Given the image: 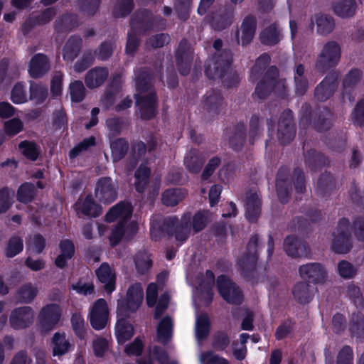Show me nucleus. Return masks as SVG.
<instances>
[{
	"instance_id": "obj_1",
	"label": "nucleus",
	"mask_w": 364,
	"mask_h": 364,
	"mask_svg": "<svg viewBox=\"0 0 364 364\" xmlns=\"http://www.w3.org/2000/svg\"><path fill=\"white\" fill-rule=\"evenodd\" d=\"M191 214L185 213L181 222L175 217H169L163 220L162 223L154 220L151 225V235L155 240H158L164 232L174 234L176 240L180 243L185 242L191 232Z\"/></svg>"
},
{
	"instance_id": "obj_2",
	"label": "nucleus",
	"mask_w": 364,
	"mask_h": 364,
	"mask_svg": "<svg viewBox=\"0 0 364 364\" xmlns=\"http://www.w3.org/2000/svg\"><path fill=\"white\" fill-rule=\"evenodd\" d=\"M151 77L146 70L135 73L136 87L139 93L136 96V105L139 108L141 118H152L156 110L155 91L151 85Z\"/></svg>"
},
{
	"instance_id": "obj_3",
	"label": "nucleus",
	"mask_w": 364,
	"mask_h": 364,
	"mask_svg": "<svg viewBox=\"0 0 364 364\" xmlns=\"http://www.w3.org/2000/svg\"><path fill=\"white\" fill-rule=\"evenodd\" d=\"M132 213L131 204L127 202H120L113 206L106 215V220L113 222L115 220H119L118 225L112 230L109 236V241L112 245H115L122 239V236L135 233L137 230V225L135 223H127Z\"/></svg>"
},
{
	"instance_id": "obj_4",
	"label": "nucleus",
	"mask_w": 364,
	"mask_h": 364,
	"mask_svg": "<svg viewBox=\"0 0 364 364\" xmlns=\"http://www.w3.org/2000/svg\"><path fill=\"white\" fill-rule=\"evenodd\" d=\"M223 42L217 39L213 43L215 53L205 66V73L210 79L221 78L232 62V54L229 50H220Z\"/></svg>"
},
{
	"instance_id": "obj_5",
	"label": "nucleus",
	"mask_w": 364,
	"mask_h": 364,
	"mask_svg": "<svg viewBox=\"0 0 364 364\" xmlns=\"http://www.w3.org/2000/svg\"><path fill=\"white\" fill-rule=\"evenodd\" d=\"M278 70L271 67L267 71L263 79L258 83L255 89V95L259 99L265 98L272 90L279 95L285 92V80L278 79Z\"/></svg>"
},
{
	"instance_id": "obj_6",
	"label": "nucleus",
	"mask_w": 364,
	"mask_h": 364,
	"mask_svg": "<svg viewBox=\"0 0 364 364\" xmlns=\"http://www.w3.org/2000/svg\"><path fill=\"white\" fill-rule=\"evenodd\" d=\"M341 54L339 44L334 41H328L323 46L317 57L316 68L319 72L323 73L335 67L340 60Z\"/></svg>"
},
{
	"instance_id": "obj_7",
	"label": "nucleus",
	"mask_w": 364,
	"mask_h": 364,
	"mask_svg": "<svg viewBox=\"0 0 364 364\" xmlns=\"http://www.w3.org/2000/svg\"><path fill=\"white\" fill-rule=\"evenodd\" d=\"M62 310L57 304L44 306L38 315V325L43 332L53 329L60 320Z\"/></svg>"
},
{
	"instance_id": "obj_8",
	"label": "nucleus",
	"mask_w": 364,
	"mask_h": 364,
	"mask_svg": "<svg viewBox=\"0 0 364 364\" xmlns=\"http://www.w3.org/2000/svg\"><path fill=\"white\" fill-rule=\"evenodd\" d=\"M350 239L349 221L343 218L338 224L336 232L333 233L332 249L337 253H347L351 247Z\"/></svg>"
},
{
	"instance_id": "obj_9",
	"label": "nucleus",
	"mask_w": 364,
	"mask_h": 364,
	"mask_svg": "<svg viewBox=\"0 0 364 364\" xmlns=\"http://www.w3.org/2000/svg\"><path fill=\"white\" fill-rule=\"evenodd\" d=\"M218 289L221 296L228 303L239 304L243 296L237 285L224 275L219 276L217 279Z\"/></svg>"
},
{
	"instance_id": "obj_10",
	"label": "nucleus",
	"mask_w": 364,
	"mask_h": 364,
	"mask_svg": "<svg viewBox=\"0 0 364 364\" xmlns=\"http://www.w3.org/2000/svg\"><path fill=\"white\" fill-rule=\"evenodd\" d=\"M117 184L110 177H102L96 183L95 194L100 202L111 203L117 198Z\"/></svg>"
},
{
	"instance_id": "obj_11",
	"label": "nucleus",
	"mask_w": 364,
	"mask_h": 364,
	"mask_svg": "<svg viewBox=\"0 0 364 364\" xmlns=\"http://www.w3.org/2000/svg\"><path fill=\"white\" fill-rule=\"evenodd\" d=\"M152 22L150 21L149 14L148 12L145 14H137L131 21L132 32L128 33V39L126 47V50L129 53L134 52L137 46H139L138 38L134 35V33L137 30L146 31L149 24L152 25Z\"/></svg>"
},
{
	"instance_id": "obj_12",
	"label": "nucleus",
	"mask_w": 364,
	"mask_h": 364,
	"mask_svg": "<svg viewBox=\"0 0 364 364\" xmlns=\"http://www.w3.org/2000/svg\"><path fill=\"white\" fill-rule=\"evenodd\" d=\"M109 309L104 299H97L92 305L89 313V319L92 327L95 330L103 329L108 321Z\"/></svg>"
},
{
	"instance_id": "obj_13",
	"label": "nucleus",
	"mask_w": 364,
	"mask_h": 364,
	"mask_svg": "<svg viewBox=\"0 0 364 364\" xmlns=\"http://www.w3.org/2000/svg\"><path fill=\"white\" fill-rule=\"evenodd\" d=\"M34 311L31 306H24L14 309L9 316V324L14 329H23L31 325Z\"/></svg>"
},
{
	"instance_id": "obj_14",
	"label": "nucleus",
	"mask_w": 364,
	"mask_h": 364,
	"mask_svg": "<svg viewBox=\"0 0 364 364\" xmlns=\"http://www.w3.org/2000/svg\"><path fill=\"white\" fill-rule=\"evenodd\" d=\"M277 134L279 141L283 144H288L293 140L295 136V128L291 111L284 112L281 116L278 124Z\"/></svg>"
},
{
	"instance_id": "obj_15",
	"label": "nucleus",
	"mask_w": 364,
	"mask_h": 364,
	"mask_svg": "<svg viewBox=\"0 0 364 364\" xmlns=\"http://www.w3.org/2000/svg\"><path fill=\"white\" fill-rule=\"evenodd\" d=\"M299 272L302 278L316 284H323L327 279V271L320 263L312 262L301 265Z\"/></svg>"
},
{
	"instance_id": "obj_16",
	"label": "nucleus",
	"mask_w": 364,
	"mask_h": 364,
	"mask_svg": "<svg viewBox=\"0 0 364 364\" xmlns=\"http://www.w3.org/2000/svg\"><path fill=\"white\" fill-rule=\"evenodd\" d=\"M257 242L258 237L257 235L252 236L247 244V252L238 261L239 267L244 274L252 271L255 267L257 258Z\"/></svg>"
},
{
	"instance_id": "obj_17",
	"label": "nucleus",
	"mask_w": 364,
	"mask_h": 364,
	"mask_svg": "<svg viewBox=\"0 0 364 364\" xmlns=\"http://www.w3.org/2000/svg\"><path fill=\"white\" fill-rule=\"evenodd\" d=\"M176 58L180 73L183 75H187L190 71L193 60L192 50L187 41L183 40L181 41L176 51Z\"/></svg>"
},
{
	"instance_id": "obj_18",
	"label": "nucleus",
	"mask_w": 364,
	"mask_h": 364,
	"mask_svg": "<svg viewBox=\"0 0 364 364\" xmlns=\"http://www.w3.org/2000/svg\"><path fill=\"white\" fill-rule=\"evenodd\" d=\"M316 26L317 33L322 36H327L331 33L335 28V22L333 17L329 15L317 13L310 18L309 28L312 31L314 26Z\"/></svg>"
},
{
	"instance_id": "obj_19",
	"label": "nucleus",
	"mask_w": 364,
	"mask_h": 364,
	"mask_svg": "<svg viewBox=\"0 0 364 364\" xmlns=\"http://www.w3.org/2000/svg\"><path fill=\"white\" fill-rule=\"evenodd\" d=\"M284 249L291 257H307L310 255L308 245L294 236H289L285 239Z\"/></svg>"
},
{
	"instance_id": "obj_20",
	"label": "nucleus",
	"mask_w": 364,
	"mask_h": 364,
	"mask_svg": "<svg viewBox=\"0 0 364 364\" xmlns=\"http://www.w3.org/2000/svg\"><path fill=\"white\" fill-rule=\"evenodd\" d=\"M50 69V60L48 57L43 53L35 55L30 60L28 73L33 78H38L43 76Z\"/></svg>"
},
{
	"instance_id": "obj_21",
	"label": "nucleus",
	"mask_w": 364,
	"mask_h": 364,
	"mask_svg": "<svg viewBox=\"0 0 364 364\" xmlns=\"http://www.w3.org/2000/svg\"><path fill=\"white\" fill-rule=\"evenodd\" d=\"M99 281L105 290L111 294L115 289L116 274L114 270L106 262L102 263L95 271Z\"/></svg>"
},
{
	"instance_id": "obj_22",
	"label": "nucleus",
	"mask_w": 364,
	"mask_h": 364,
	"mask_svg": "<svg viewBox=\"0 0 364 364\" xmlns=\"http://www.w3.org/2000/svg\"><path fill=\"white\" fill-rule=\"evenodd\" d=\"M262 202L260 196L257 191H250L246 196V218L250 222H255L259 218L261 213Z\"/></svg>"
},
{
	"instance_id": "obj_23",
	"label": "nucleus",
	"mask_w": 364,
	"mask_h": 364,
	"mask_svg": "<svg viewBox=\"0 0 364 364\" xmlns=\"http://www.w3.org/2000/svg\"><path fill=\"white\" fill-rule=\"evenodd\" d=\"M338 85L333 75L326 76L315 90V97L318 101H325L333 95Z\"/></svg>"
},
{
	"instance_id": "obj_24",
	"label": "nucleus",
	"mask_w": 364,
	"mask_h": 364,
	"mask_svg": "<svg viewBox=\"0 0 364 364\" xmlns=\"http://www.w3.org/2000/svg\"><path fill=\"white\" fill-rule=\"evenodd\" d=\"M75 210L79 216L97 217L102 213L101 208L94 202L90 196H87L84 200H79L75 203Z\"/></svg>"
},
{
	"instance_id": "obj_25",
	"label": "nucleus",
	"mask_w": 364,
	"mask_h": 364,
	"mask_svg": "<svg viewBox=\"0 0 364 364\" xmlns=\"http://www.w3.org/2000/svg\"><path fill=\"white\" fill-rule=\"evenodd\" d=\"M108 70L103 67H95L89 70L85 77L86 85L89 88H96L101 86L107 80Z\"/></svg>"
},
{
	"instance_id": "obj_26",
	"label": "nucleus",
	"mask_w": 364,
	"mask_h": 364,
	"mask_svg": "<svg viewBox=\"0 0 364 364\" xmlns=\"http://www.w3.org/2000/svg\"><path fill=\"white\" fill-rule=\"evenodd\" d=\"M233 16L232 9H224L213 15L210 25L215 30H223L231 25L233 21Z\"/></svg>"
},
{
	"instance_id": "obj_27",
	"label": "nucleus",
	"mask_w": 364,
	"mask_h": 364,
	"mask_svg": "<svg viewBox=\"0 0 364 364\" xmlns=\"http://www.w3.org/2000/svg\"><path fill=\"white\" fill-rule=\"evenodd\" d=\"M144 299V292L140 284L131 286L127 294V308L130 311H136L141 306Z\"/></svg>"
},
{
	"instance_id": "obj_28",
	"label": "nucleus",
	"mask_w": 364,
	"mask_h": 364,
	"mask_svg": "<svg viewBox=\"0 0 364 364\" xmlns=\"http://www.w3.org/2000/svg\"><path fill=\"white\" fill-rule=\"evenodd\" d=\"M55 14L54 8H48L33 18H28L22 26L23 33H27L35 26H41L49 23Z\"/></svg>"
},
{
	"instance_id": "obj_29",
	"label": "nucleus",
	"mask_w": 364,
	"mask_h": 364,
	"mask_svg": "<svg viewBox=\"0 0 364 364\" xmlns=\"http://www.w3.org/2000/svg\"><path fill=\"white\" fill-rule=\"evenodd\" d=\"M223 99L220 93L215 91L208 92L203 101V109L210 115L218 114L222 109Z\"/></svg>"
},
{
	"instance_id": "obj_30",
	"label": "nucleus",
	"mask_w": 364,
	"mask_h": 364,
	"mask_svg": "<svg viewBox=\"0 0 364 364\" xmlns=\"http://www.w3.org/2000/svg\"><path fill=\"white\" fill-rule=\"evenodd\" d=\"M205 161V157L196 149L189 150L184 157V165L191 173H198Z\"/></svg>"
},
{
	"instance_id": "obj_31",
	"label": "nucleus",
	"mask_w": 364,
	"mask_h": 364,
	"mask_svg": "<svg viewBox=\"0 0 364 364\" xmlns=\"http://www.w3.org/2000/svg\"><path fill=\"white\" fill-rule=\"evenodd\" d=\"M115 336L119 343H124L134 336L133 326L125 318H119L115 325Z\"/></svg>"
},
{
	"instance_id": "obj_32",
	"label": "nucleus",
	"mask_w": 364,
	"mask_h": 364,
	"mask_svg": "<svg viewBox=\"0 0 364 364\" xmlns=\"http://www.w3.org/2000/svg\"><path fill=\"white\" fill-rule=\"evenodd\" d=\"M357 9L355 0H341L333 6V12L341 18H350L354 16Z\"/></svg>"
},
{
	"instance_id": "obj_33",
	"label": "nucleus",
	"mask_w": 364,
	"mask_h": 364,
	"mask_svg": "<svg viewBox=\"0 0 364 364\" xmlns=\"http://www.w3.org/2000/svg\"><path fill=\"white\" fill-rule=\"evenodd\" d=\"M292 294L295 300L300 304L309 303L313 297V290L306 282L296 283L292 289Z\"/></svg>"
},
{
	"instance_id": "obj_34",
	"label": "nucleus",
	"mask_w": 364,
	"mask_h": 364,
	"mask_svg": "<svg viewBox=\"0 0 364 364\" xmlns=\"http://www.w3.org/2000/svg\"><path fill=\"white\" fill-rule=\"evenodd\" d=\"M305 68L301 64L298 63L294 68V80L296 87V93L298 95H303L307 90L309 82L305 75Z\"/></svg>"
},
{
	"instance_id": "obj_35",
	"label": "nucleus",
	"mask_w": 364,
	"mask_h": 364,
	"mask_svg": "<svg viewBox=\"0 0 364 364\" xmlns=\"http://www.w3.org/2000/svg\"><path fill=\"white\" fill-rule=\"evenodd\" d=\"M53 355L60 356L64 355L73 347L65 333H55L53 336Z\"/></svg>"
},
{
	"instance_id": "obj_36",
	"label": "nucleus",
	"mask_w": 364,
	"mask_h": 364,
	"mask_svg": "<svg viewBox=\"0 0 364 364\" xmlns=\"http://www.w3.org/2000/svg\"><path fill=\"white\" fill-rule=\"evenodd\" d=\"M82 39L78 36H72L66 42L63 48V59L73 61L79 54L81 49Z\"/></svg>"
},
{
	"instance_id": "obj_37",
	"label": "nucleus",
	"mask_w": 364,
	"mask_h": 364,
	"mask_svg": "<svg viewBox=\"0 0 364 364\" xmlns=\"http://www.w3.org/2000/svg\"><path fill=\"white\" fill-rule=\"evenodd\" d=\"M60 254L55 259L57 267L63 268L67 264V260L72 258L75 252L74 245L69 240H62L60 243Z\"/></svg>"
},
{
	"instance_id": "obj_38",
	"label": "nucleus",
	"mask_w": 364,
	"mask_h": 364,
	"mask_svg": "<svg viewBox=\"0 0 364 364\" xmlns=\"http://www.w3.org/2000/svg\"><path fill=\"white\" fill-rule=\"evenodd\" d=\"M259 38L263 44L274 45L282 38L281 29L276 24L270 25L261 32Z\"/></svg>"
},
{
	"instance_id": "obj_39",
	"label": "nucleus",
	"mask_w": 364,
	"mask_h": 364,
	"mask_svg": "<svg viewBox=\"0 0 364 364\" xmlns=\"http://www.w3.org/2000/svg\"><path fill=\"white\" fill-rule=\"evenodd\" d=\"M256 30V21L252 16H247L240 28L241 43L248 44L253 38Z\"/></svg>"
},
{
	"instance_id": "obj_40",
	"label": "nucleus",
	"mask_w": 364,
	"mask_h": 364,
	"mask_svg": "<svg viewBox=\"0 0 364 364\" xmlns=\"http://www.w3.org/2000/svg\"><path fill=\"white\" fill-rule=\"evenodd\" d=\"M33 357L35 363H33V358H30L28 361L26 353L20 351L15 355L11 364H45V353L43 351L39 349H34Z\"/></svg>"
},
{
	"instance_id": "obj_41",
	"label": "nucleus",
	"mask_w": 364,
	"mask_h": 364,
	"mask_svg": "<svg viewBox=\"0 0 364 364\" xmlns=\"http://www.w3.org/2000/svg\"><path fill=\"white\" fill-rule=\"evenodd\" d=\"M38 293V287L32 283L22 285L16 293V299L20 303L30 304Z\"/></svg>"
},
{
	"instance_id": "obj_42",
	"label": "nucleus",
	"mask_w": 364,
	"mask_h": 364,
	"mask_svg": "<svg viewBox=\"0 0 364 364\" xmlns=\"http://www.w3.org/2000/svg\"><path fill=\"white\" fill-rule=\"evenodd\" d=\"M135 268L138 274H146L152 266L151 255L144 250L139 251L134 257Z\"/></svg>"
},
{
	"instance_id": "obj_43",
	"label": "nucleus",
	"mask_w": 364,
	"mask_h": 364,
	"mask_svg": "<svg viewBox=\"0 0 364 364\" xmlns=\"http://www.w3.org/2000/svg\"><path fill=\"white\" fill-rule=\"evenodd\" d=\"M173 321L169 316L164 317L157 327V339L159 341L166 343L172 336Z\"/></svg>"
},
{
	"instance_id": "obj_44",
	"label": "nucleus",
	"mask_w": 364,
	"mask_h": 364,
	"mask_svg": "<svg viewBox=\"0 0 364 364\" xmlns=\"http://www.w3.org/2000/svg\"><path fill=\"white\" fill-rule=\"evenodd\" d=\"M149 176L150 168L147 166L146 163H142L135 172L134 186L139 193L144 191Z\"/></svg>"
},
{
	"instance_id": "obj_45",
	"label": "nucleus",
	"mask_w": 364,
	"mask_h": 364,
	"mask_svg": "<svg viewBox=\"0 0 364 364\" xmlns=\"http://www.w3.org/2000/svg\"><path fill=\"white\" fill-rule=\"evenodd\" d=\"M210 321L206 314H196V336L200 341L205 338L209 333Z\"/></svg>"
},
{
	"instance_id": "obj_46",
	"label": "nucleus",
	"mask_w": 364,
	"mask_h": 364,
	"mask_svg": "<svg viewBox=\"0 0 364 364\" xmlns=\"http://www.w3.org/2000/svg\"><path fill=\"white\" fill-rule=\"evenodd\" d=\"M186 195V191L181 188L168 189L163 193L162 201L167 206H173L182 200Z\"/></svg>"
},
{
	"instance_id": "obj_47",
	"label": "nucleus",
	"mask_w": 364,
	"mask_h": 364,
	"mask_svg": "<svg viewBox=\"0 0 364 364\" xmlns=\"http://www.w3.org/2000/svg\"><path fill=\"white\" fill-rule=\"evenodd\" d=\"M48 97V89L46 86L41 83L31 82L30 84V96L31 100L35 101L40 104L45 101Z\"/></svg>"
},
{
	"instance_id": "obj_48",
	"label": "nucleus",
	"mask_w": 364,
	"mask_h": 364,
	"mask_svg": "<svg viewBox=\"0 0 364 364\" xmlns=\"http://www.w3.org/2000/svg\"><path fill=\"white\" fill-rule=\"evenodd\" d=\"M112 156L114 161L121 160L127 154L128 143L124 139H117L110 144Z\"/></svg>"
},
{
	"instance_id": "obj_49",
	"label": "nucleus",
	"mask_w": 364,
	"mask_h": 364,
	"mask_svg": "<svg viewBox=\"0 0 364 364\" xmlns=\"http://www.w3.org/2000/svg\"><path fill=\"white\" fill-rule=\"evenodd\" d=\"M245 126L243 124H238L235 128L233 134L230 139L231 147L236 150H240L245 142Z\"/></svg>"
},
{
	"instance_id": "obj_50",
	"label": "nucleus",
	"mask_w": 364,
	"mask_h": 364,
	"mask_svg": "<svg viewBox=\"0 0 364 364\" xmlns=\"http://www.w3.org/2000/svg\"><path fill=\"white\" fill-rule=\"evenodd\" d=\"M23 248V240L18 236H14L9 240L4 253L7 257H14L19 254Z\"/></svg>"
},
{
	"instance_id": "obj_51",
	"label": "nucleus",
	"mask_w": 364,
	"mask_h": 364,
	"mask_svg": "<svg viewBox=\"0 0 364 364\" xmlns=\"http://www.w3.org/2000/svg\"><path fill=\"white\" fill-rule=\"evenodd\" d=\"M282 173V171H280L276 181V188L279 200L284 203L288 201L289 196V184L286 179L283 178Z\"/></svg>"
},
{
	"instance_id": "obj_52",
	"label": "nucleus",
	"mask_w": 364,
	"mask_h": 364,
	"mask_svg": "<svg viewBox=\"0 0 364 364\" xmlns=\"http://www.w3.org/2000/svg\"><path fill=\"white\" fill-rule=\"evenodd\" d=\"M357 268L348 261L341 260L337 264V272L343 279H352L357 274Z\"/></svg>"
},
{
	"instance_id": "obj_53",
	"label": "nucleus",
	"mask_w": 364,
	"mask_h": 364,
	"mask_svg": "<svg viewBox=\"0 0 364 364\" xmlns=\"http://www.w3.org/2000/svg\"><path fill=\"white\" fill-rule=\"evenodd\" d=\"M210 217V213L208 210H200L197 212L193 218L192 227L193 230L197 232L202 230L207 225Z\"/></svg>"
},
{
	"instance_id": "obj_54",
	"label": "nucleus",
	"mask_w": 364,
	"mask_h": 364,
	"mask_svg": "<svg viewBox=\"0 0 364 364\" xmlns=\"http://www.w3.org/2000/svg\"><path fill=\"white\" fill-rule=\"evenodd\" d=\"M69 91L73 102H80L85 97V87L82 81L72 82L69 86Z\"/></svg>"
},
{
	"instance_id": "obj_55",
	"label": "nucleus",
	"mask_w": 364,
	"mask_h": 364,
	"mask_svg": "<svg viewBox=\"0 0 364 364\" xmlns=\"http://www.w3.org/2000/svg\"><path fill=\"white\" fill-rule=\"evenodd\" d=\"M72 328L75 335L80 339L86 336L85 322L83 317L78 313H75L71 317Z\"/></svg>"
},
{
	"instance_id": "obj_56",
	"label": "nucleus",
	"mask_w": 364,
	"mask_h": 364,
	"mask_svg": "<svg viewBox=\"0 0 364 364\" xmlns=\"http://www.w3.org/2000/svg\"><path fill=\"white\" fill-rule=\"evenodd\" d=\"M100 0H78L77 6L85 16L94 15L98 10Z\"/></svg>"
},
{
	"instance_id": "obj_57",
	"label": "nucleus",
	"mask_w": 364,
	"mask_h": 364,
	"mask_svg": "<svg viewBox=\"0 0 364 364\" xmlns=\"http://www.w3.org/2000/svg\"><path fill=\"white\" fill-rule=\"evenodd\" d=\"M35 187L33 184L26 183L20 186L17 193V198L20 202L28 203L34 197Z\"/></svg>"
},
{
	"instance_id": "obj_58",
	"label": "nucleus",
	"mask_w": 364,
	"mask_h": 364,
	"mask_svg": "<svg viewBox=\"0 0 364 364\" xmlns=\"http://www.w3.org/2000/svg\"><path fill=\"white\" fill-rule=\"evenodd\" d=\"M230 344V339L225 331L216 332L213 337L212 347L216 350H224Z\"/></svg>"
},
{
	"instance_id": "obj_59",
	"label": "nucleus",
	"mask_w": 364,
	"mask_h": 364,
	"mask_svg": "<svg viewBox=\"0 0 364 364\" xmlns=\"http://www.w3.org/2000/svg\"><path fill=\"white\" fill-rule=\"evenodd\" d=\"M25 85L22 82L16 83L11 93V99L15 104H22L27 101Z\"/></svg>"
},
{
	"instance_id": "obj_60",
	"label": "nucleus",
	"mask_w": 364,
	"mask_h": 364,
	"mask_svg": "<svg viewBox=\"0 0 364 364\" xmlns=\"http://www.w3.org/2000/svg\"><path fill=\"white\" fill-rule=\"evenodd\" d=\"M346 295L357 307L360 308L363 306L364 299L360 293V289L357 286L353 284L348 285Z\"/></svg>"
},
{
	"instance_id": "obj_61",
	"label": "nucleus",
	"mask_w": 364,
	"mask_h": 364,
	"mask_svg": "<svg viewBox=\"0 0 364 364\" xmlns=\"http://www.w3.org/2000/svg\"><path fill=\"white\" fill-rule=\"evenodd\" d=\"M350 329L358 337H361L364 335V316L359 312L353 314Z\"/></svg>"
},
{
	"instance_id": "obj_62",
	"label": "nucleus",
	"mask_w": 364,
	"mask_h": 364,
	"mask_svg": "<svg viewBox=\"0 0 364 364\" xmlns=\"http://www.w3.org/2000/svg\"><path fill=\"white\" fill-rule=\"evenodd\" d=\"M19 148L22 154L32 161H35L39 154L36 145L33 142L23 141L19 144Z\"/></svg>"
},
{
	"instance_id": "obj_63",
	"label": "nucleus",
	"mask_w": 364,
	"mask_h": 364,
	"mask_svg": "<svg viewBox=\"0 0 364 364\" xmlns=\"http://www.w3.org/2000/svg\"><path fill=\"white\" fill-rule=\"evenodd\" d=\"M202 364H229L228 361L212 351L203 352L200 355Z\"/></svg>"
},
{
	"instance_id": "obj_64",
	"label": "nucleus",
	"mask_w": 364,
	"mask_h": 364,
	"mask_svg": "<svg viewBox=\"0 0 364 364\" xmlns=\"http://www.w3.org/2000/svg\"><path fill=\"white\" fill-rule=\"evenodd\" d=\"M14 192L8 188L0 190V213L6 212L12 204Z\"/></svg>"
}]
</instances>
